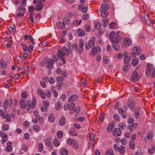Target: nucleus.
Returning <instances> with one entry per match:
<instances>
[{"label":"nucleus","instance_id":"obj_17","mask_svg":"<svg viewBox=\"0 0 155 155\" xmlns=\"http://www.w3.org/2000/svg\"><path fill=\"white\" fill-rule=\"evenodd\" d=\"M119 34L117 33L115 35V37H114V39H113V41H110L112 42L113 44L116 43H118L120 39V38L119 36Z\"/></svg>","mask_w":155,"mask_h":155},{"label":"nucleus","instance_id":"obj_37","mask_svg":"<svg viewBox=\"0 0 155 155\" xmlns=\"http://www.w3.org/2000/svg\"><path fill=\"white\" fill-rule=\"evenodd\" d=\"M61 153L62 155H68V152L66 149L64 148L61 150Z\"/></svg>","mask_w":155,"mask_h":155},{"label":"nucleus","instance_id":"obj_26","mask_svg":"<svg viewBox=\"0 0 155 155\" xmlns=\"http://www.w3.org/2000/svg\"><path fill=\"white\" fill-rule=\"evenodd\" d=\"M51 137L46 139L45 141V145L49 147L51 144Z\"/></svg>","mask_w":155,"mask_h":155},{"label":"nucleus","instance_id":"obj_50","mask_svg":"<svg viewBox=\"0 0 155 155\" xmlns=\"http://www.w3.org/2000/svg\"><path fill=\"white\" fill-rule=\"evenodd\" d=\"M108 21L109 20L108 19L104 20L102 22L103 26L104 27H106L108 23Z\"/></svg>","mask_w":155,"mask_h":155},{"label":"nucleus","instance_id":"obj_45","mask_svg":"<svg viewBox=\"0 0 155 155\" xmlns=\"http://www.w3.org/2000/svg\"><path fill=\"white\" fill-rule=\"evenodd\" d=\"M55 107V109L57 110H60L61 108V103L58 102L56 104Z\"/></svg>","mask_w":155,"mask_h":155},{"label":"nucleus","instance_id":"obj_32","mask_svg":"<svg viewBox=\"0 0 155 155\" xmlns=\"http://www.w3.org/2000/svg\"><path fill=\"white\" fill-rule=\"evenodd\" d=\"M130 147L132 149H134L135 148L134 142L133 140H130L129 143Z\"/></svg>","mask_w":155,"mask_h":155},{"label":"nucleus","instance_id":"obj_57","mask_svg":"<svg viewBox=\"0 0 155 155\" xmlns=\"http://www.w3.org/2000/svg\"><path fill=\"white\" fill-rule=\"evenodd\" d=\"M0 136L2 138L3 137L8 136V135L6 134L4 132H2L1 131L0 132Z\"/></svg>","mask_w":155,"mask_h":155},{"label":"nucleus","instance_id":"obj_38","mask_svg":"<svg viewBox=\"0 0 155 155\" xmlns=\"http://www.w3.org/2000/svg\"><path fill=\"white\" fill-rule=\"evenodd\" d=\"M114 125L113 124H109L107 127V131L108 132H110L112 129L114 127Z\"/></svg>","mask_w":155,"mask_h":155},{"label":"nucleus","instance_id":"obj_2","mask_svg":"<svg viewBox=\"0 0 155 155\" xmlns=\"http://www.w3.org/2000/svg\"><path fill=\"white\" fill-rule=\"evenodd\" d=\"M33 100L32 103L31 100L27 101V109L28 110H29L31 108L34 109L36 105V101L34 99Z\"/></svg>","mask_w":155,"mask_h":155},{"label":"nucleus","instance_id":"obj_25","mask_svg":"<svg viewBox=\"0 0 155 155\" xmlns=\"http://www.w3.org/2000/svg\"><path fill=\"white\" fill-rule=\"evenodd\" d=\"M128 106L130 110H132L135 106V103L132 101H129L128 102Z\"/></svg>","mask_w":155,"mask_h":155},{"label":"nucleus","instance_id":"obj_1","mask_svg":"<svg viewBox=\"0 0 155 155\" xmlns=\"http://www.w3.org/2000/svg\"><path fill=\"white\" fill-rule=\"evenodd\" d=\"M58 52L57 53V55L58 57L61 56H68L69 53L68 49L65 47H64L61 50L58 49Z\"/></svg>","mask_w":155,"mask_h":155},{"label":"nucleus","instance_id":"obj_41","mask_svg":"<svg viewBox=\"0 0 155 155\" xmlns=\"http://www.w3.org/2000/svg\"><path fill=\"white\" fill-rule=\"evenodd\" d=\"M115 34V33L114 31H112L110 33L109 35V37L110 38V41H112H112H113V39H114V38L115 37H114Z\"/></svg>","mask_w":155,"mask_h":155},{"label":"nucleus","instance_id":"obj_22","mask_svg":"<svg viewBox=\"0 0 155 155\" xmlns=\"http://www.w3.org/2000/svg\"><path fill=\"white\" fill-rule=\"evenodd\" d=\"M57 26L61 29H64L65 28V25L61 21H58L56 23Z\"/></svg>","mask_w":155,"mask_h":155},{"label":"nucleus","instance_id":"obj_48","mask_svg":"<svg viewBox=\"0 0 155 155\" xmlns=\"http://www.w3.org/2000/svg\"><path fill=\"white\" fill-rule=\"evenodd\" d=\"M20 104L21 107V108L23 109H25L26 106V105L25 104L24 101L22 100L21 99L20 102Z\"/></svg>","mask_w":155,"mask_h":155},{"label":"nucleus","instance_id":"obj_31","mask_svg":"<svg viewBox=\"0 0 155 155\" xmlns=\"http://www.w3.org/2000/svg\"><path fill=\"white\" fill-rule=\"evenodd\" d=\"M139 60L138 58H135V59H133L132 61V65L134 66L136 65L139 63Z\"/></svg>","mask_w":155,"mask_h":155},{"label":"nucleus","instance_id":"obj_23","mask_svg":"<svg viewBox=\"0 0 155 155\" xmlns=\"http://www.w3.org/2000/svg\"><path fill=\"white\" fill-rule=\"evenodd\" d=\"M144 19L147 25L148 26H150L151 25V22L149 18V15H144Z\"/></svg>","mask_w":155,"mask_h":155},{"label":"nucleus","instance_id":"obj_34","mask_svg":"<svg viewBox=\"0 0 155 155\" xmlns=\"http://www.w3.org/2000/svg\"><path fill=\"white\" fill-rule=\"evenodd\" d=\"M101 26V24L100 22H98L94 25L95 28L97 30L100 29Z\"/></svg>","mask_w":155,"mask_h":155},{"label":"nucleus","instance_id":"obj_61","mask_svg":"<svg viewBox=\"0 0 155 155\" xmlns=\"http://www.w3.org/2000/svg\"><path fill=\"white\" fill-rule=\"evenodd\" d=\"M115 24L116 23L114 22L113 21L111 22L109 25L110 28L112 29H114L115 28Z\"/></svg>","mask_w":155,"mask_h":155},{"label":"nucleus","instance_id":"obj_46","mask_svg":"<svg viewBox=\"0 0 155 155\" xmlns=\"http://www.w3.org/2000/svg\"><path fill=\"white\" fill-rule=\"evenodd\" d=\"M0 64H1V67L3 69H5L6 68L7 66V63L4 61H2V63H1Z\"/></svg>","mask_w":155,"mask_h":155},{"label":"nucleus","instance_id":"obj_58","mask_svg":"<svg viewBox=\"0 0 155 155\" xmlns=\"http://www.w3.org/2000/svg\"><path fill=\"white\" fill-rule=\"evenodd\" d=\"M94 143H93V142H90L89 145L88 149H92L94 147Z\"/></svg>","mask_w":155,"mask_h":155},{"label":"nucleus","instance_id":"obj_33","mask_svg":"<svg viewBox=\"0 0 155 155\" xmlns=\"http://www.w3.org/2000/svg\"><path fill=\"white\" fill-rule=\"evenodd\" d=\"M130 65L128 64H125L123 67V70L124 71H127L130 68Z\"/></svg>","mask_w":155,"mask_h":155},{"label":"nucleus","instance_id":"obj_6","mask_svg":"<svg viewBox=\"0 0 155 155\" xmlns=\"http://www.w3.org/2000/svg\"><path fill=\"white\" fill-rule=\"evenodd\" d=\"M153 67L151 64H148L145 70V74L147 76H150V72L153 69Z\"/></svg>","mask_w":155,"mask_h":155},{"label":"nucleus","instance_id":"obj_7","mask_svg":"<svg viewBox=\"0 0 155 155\" xmlns=\"http://www.w3.org/2000/svg\"><path fill=\"white\" fill-rule=\"evenodd\" d=\"M85 47L86 49L88 50L89 48L94 45L95 44V41L93 40H90L88 43V45H87V43L86 42L85 43Z\"/></svg>","mask_w":155,"mask_h":155},{"label":"nucleus","instance_id":"obj_4","mask_svg":"<svg viewBox=\"0 0 155 155\" xmlns=\"http://www.w3.org/2000/svg\"><path fill=\"white\" fill-rule=\"evenodd\" d=\"M101 49L99 46H94L93 47L91 53V56H94L98 52L100 51Z\"/></svg>","mask_w":155,"mask_h":155},{"label":"nucleus","instance_id":"obj_12","mask_svg":"<svg viewBox=\"0 0 155 155\" xmlns=\"http://www.w3.org/2000/svg\"><path fill=\"white\" fill-rule=\"evenodd\" d=\"M53 63V62L51 59H50L46 61V64L48 70H51L53 68L52 66Z\"/></svg>","mask_w":155,"mask_h":155},{"label":"nucleus","instance_id":"obj_20","mask_svg":"<svg viewBox=\"0 0 155 155\" xmlns=\"http://www.w3.org/2000/svg\"><path fill=\"white\" fill-rule=\"evenodd\" d=\"M69 135L72 136H76L78 135V133L74 131V128H72L69 131Z\"/></svg>","mask_w":155,"mask_h":155},{"label":"nucleus","instance_id":"obj_18","mask_svg":"<svg viewBox=\"0 0 155 155\" xmlns=\"http://www.w3.org/2000/svg\"><path fill=\"white\" fill-rule=\"evenodd\" d=\"M2 117L4 119H6V121L8 123H9L11 121V115L9 114H2Z\"/></svg>","mask_w":155,"mask_h":155},{"label":"nucleus","instance_id":"obj_56","mask_svg":"<svg viewBox=\"0 0 155 155\" xmlns=\"http://www.w3.org/2000/svg\"><path fill=\"white\" fill-rule=\"evenodd\" d=\"M33 46L32 45H30L28 48H27V50L28 52L29 53H31L33 50Z\"/></svg>","mask_w":155,"mask_h":155},{"label":"nucleus","instance_id":"obj_59","mask_svg":"<svg viewBox=\"0 0 155 155\" xmlns=\"http://www.w3.org/2000/svg\"><path fill=\"white\" fill-rule=\"evenodd\" d=\"M9 128V126L8 124H4L2 127V129L4 130H7Z\"/></svg>","mask_w":155,"mask_h":155},{"label":"nucleus","instance_id":"obj_40","mask_svg":"<svg viewBox=\"0 0 155 155\" xmlns=\"http://www.w3.org/2000/svg\"><path fill=\"white\" fill-rule=\"evenodd\" d=\"M126 127V125L124 123H121L119 125V127L122 130H124Z\"/></svg>","mask_w":155,"mask_h":155},{"label":"nucleus","instance_id":"obj_36","mask_svg":"<svg viewBox=\"0 0 155 155\" xmlns=\"http://www.w3.org/2000/svg\"><path fill=\"white\" fill-rule=\"evenodd\" d=\"M72 147L74 148L77 149L79 147V145L77 141L74 140L73 144L72 145Z\"/></svg>","mask_w":155,"mask_h":155},{"label":"nucleus","instance_id":"obj_49","mask_svg":"<svg viewBox=\"0 0 155 155\" xmlns=\"http://www.w3.org/2000/svg\"><path fill=\"white\" fill-rule=\"evenodd\" d=\"M74 140H73L72 139L70 138H68L67 140V143L68 145H72L74 142Z\"/></svg>","mask_w":155,"mask_h":155},{"label":"nucleus","instance_id":"obj_27","mask_svg":"<svg viewBox=\"0 0 155 155\" xmlns=\"http://www.w3.org/2000/svg\"><path fill=\"white\" fill-rule=\"evenodd\" d=\"M138 124L137 123H134L132 124L129 125V130H132L134 128H135L138 126Z\"/></svg>","mask_w":155,"mask_h":155},{"label":"nucleus","instance_id":"obj_39","mask_svg":"<svg viewBox=\"0 0 155 155\" xmlns=\"http://www.w3.org/2000/svg\"><path fill=\"white\" fill-rule=\"evenodd\" d=\"M89 137L90 140L93 142L94 140V134L92 133H90L89 134Z\"/></svg>","mask_w":155,"mask_h":155},{"label":"nucleus","instance_id":"obj_28","mask_svg":"<svg viewBox=\"0 0 155 155\" xmlns=\"http://www.w3.org/2000/svg\"><path fill=\"white\" fill-rule=\"evenodd\" d=\"M105 155H114L113 150L111 149L107 150L105 152Z\"/></svg>","mask_w":155,"mask_h":155},{"label":"nucleus","instance_id":"obj_52","mask_svg":"<svg viewBox=\"0 0 155 155\" xmlns=\"http://www.w3.org/2000/svg\"><path fill=\"white\" fill-rule=\"evenodd\" d=\"M18 10L19 12L23 11V12H25L26 9L25 8L22 7V6L20 5L18 8Z\"/></svg>","mask_w":155,"mask_h":155},{"label":"nucleus","instance_id":"obj_24","mask_svg":"<svg viewBox=\"0 0 155 155\" xmlns=\"http://www.w3.org/2000/svg\"><path fill=\"white\" fill-rule=\"evenodd\" d=\"M77 33L78 35L80 37L84 36L85 34V32L83 30L81 29H79L77 30Z\"/></svg>","mask_w":155,"mask_h":155},{"label":"nucleus","instance_id":"obj_55","mask_svg":"<svg viewBox=\"0 0 155 155\" xmlns=\"http://www.w3.org/2000/svg\"><path fill=\"white\" fill-rule=\"evenodd\" d=\"M104 113H103L101 114L99 117V120L100 121H103L104 120Z\"/></svg>","mask_w":155,"mask_h":155},{"label":"nucleus","instance_id":"obj_3","mask_svg":"<svg viewBox=\"0 0 155 155\" xmlns=\"http://www.w3.org/2000/svg\"><path fill=\"white\" fill-rule=\"evenodd\" d=\"M124 108L125 111L122 108L120 107L118 109V111L119 113L121 114L123 118H125L127 117V115L126 112V111H127V107L126 106H125L124 107Z\"/></svg>","mask_w":155,"mask_h":155},{"label":"nucleus","instance_id":"obj_21","mask_svg":"<svg viewBox=\"0 0 155 155\" xmlns=\"http://www.w3.org/2000/svg\"><path fill=\"white\" fill-rule=\"evenodd\" d=\"M66 118L64 116H62L61 117L59 121L60 125L61 126H64L66 122Z\"/></svg>","mask_w":155,"mask_h":155},{"label":"nucleus","instance_id":"obj_62","mask_svg":"<svg viewBox=\"0 0 155 155\" xmlns=\"http://www.w3.org/2000/svg\"><path fill=\"white\" fill-rule=\"evenodd\" d=\"M85 31L87 32H89L91 29V27L88 25H86L85 26Z\"/></svg>","mask_w":155,"mask_h":155},{"label":"nucleus","instance_id":"obj_30","mask_svg":"<svg viewBox=\"0 0 155 155\" xmlns=\"http://www.w3.org/2000/svg\"><path fill=\"white\" fill-rule=\"evenodd\" d=\"M118 151L122 155L124 154L126 152L125 150L122 146H121L120 147V149L118 150Z\"/></svg>","mask_w":155,"mask_h":155},{"label":"nucleus","instance_id":"obj_54","mask_svg":"<svg viewBox=\"0 0 155 155\" xmlns=\"http://www.w3.org/2000/svg\"><path fill=\"white\" fill-rule=\"evenodd\" d=\"M150 76L152 78L155 77V68L152 69L150 72Z\"/></svg>","mask_w":155,"mask_h":155},{"label":"nucleus","instance_id":"obj_44","mask_svg":"<svg viewBox=\"0 0 155 155\" xmlns=\"http://www.w3.org/2000/svg\"><path fill=\"white\" fill-rule=\"evenodd\" d=\"M101 15L102 17L106 18L107 17L108 15V13L106 11H101Z\"/></svg>","mask_w":155,"mask_h":155},{"label":"nucleus","instance_id":"obj_42","mask_svg":"<svg viewBox=\"0 0 155 155\" xmlns=\"http://www.w3.org/2000/svg\"><path fill=\"white\" fill-rule=\"evenodd\" d=\"M33 129L35 132H38L40 130V127L37 125H35L33 126Z\"/></svg>","mask_w":155,"mask_h":155},{"label":"nucleus","instance_id":"obj_29","mask_svg":"<svg viewBox=\"0 0 155 155\" xmlns=\"http://www.w3.org/2000/svg\"><path fill=\"white\" fill-rule=\"evenodd\" d=\"M67 106L68 107V109L71 111L74 108L75 106V104L74 103H70L69 104H67Z\"/></svg>","mask_w":155,"mask_h":155},{"label":"nucleus","instance_id":"obj_13","mask_svg":"<svg viewBox=\"0 0 155 155\" xmlns=\"http://www.w3.org/2000/svg\"><path fill=\"white\" fill-rule=\"evenodd\" d=\"M133 50L137 55L140 54L142 52L141 48L138 46H135L133 48Z\"/></svg>","mask_w":155,"mask_h":155},{"label":"nucleus","instance_id":"obj_14","mask_svg":"<svg viewBox=\"0 0 155 155\" xmlns=\"http://www.w3.org/2000/svg\"><path fill=\"white\" fill-rule=\"evenodd\" d=\"M78 98V96L76 94L71 95L68 98V101L72 102L76 101Z\"/></svg>","mask_w":155,"mask_h":155},{"label":"nucleus","instance_id":"obj_60","mask_svg":"<svg viewBox=\"0 0 155 155\" xmlns=\"http://www.w3.org/2000/svg\"><path fill=\"white\" fill-rule=\"evenodd\" d=\"M39 150V151L41 152L43 150V145L41 143H40L38 144Z\"/></svg>","mask_w":155,"mask_h":155},{"label":"nucleus","instance_id":"obj_47","mask_svg":"<svg viewBox=\"0 0 155 155\" xmlns=\"http://www.w3.org/2000/svg\"><path fill=\"white\" fill-rule=\"evenodd\" d=\"M53 143L55 147H58L59 145V142L56 138H55L53 140Z\"/></svg>","mask_w":155,"mask_h":155},{"label":"nucleus","instance_id":"obj_35","mask_svg":"<svg viewBox=\"0 0 155 155\" xmlns=\"http://www.w3.org/2000/svg\"><path fill=\"white\" fill-rule=\"evenodd\" d=\"M70 20L69 18L68 17H65V18L63 19V23L66 25V24H68L69 22V21Z\"/></svg>","mask_w":155,"mask_h":155},{"label":"nucleus","instance_id":"obj_51","mask_svg":"<svg viewBox=\"0 0 155 155\" xmlns=\"http://www.w3.org/2000/svg\"><path fill=\"white\" fill-rule=\"evenodd\" d=\"M57 136L58 138H61L63 136V133L61 130L58 131L57 133Z\"/></svg>","mask_w":155,"mask_h":155},{"label":"nucleus","instance_id":"obj_11","mask_svg":"<svg viewBox=\"0 0 155 155\" xmlns=\"http://www.w3.org/2000/svg\"><path fill=\"white\" fill-rule=\"evenodd\" d=\"M113 135L115 137L120 136L122 134V131L119 128H115L112 132Z\"/></svg>","mask_w":155,"mask_h":155},{"label":"nucleus","instance_id":"obj_9","mask_svg":"<svg viewBox=\"0 0 155 155\" xmlns=\"http://www.w3.org/2000/svg\"><path fill=\"white\" fill-rule=\"evenodd\" d=\"M128 54L127 52H124V64H130L129 62L131 60V58L130 56H127Z\"/></svg>","mask_w":155,"mask_h":155},{"label":"nucleus","instance_id":"obj_15","mask_svg":"<svg viewBox=\"0 0 155 155\" xmlns=\"http://www.w3.org/2000/svg\"><path fill=\"white\" fill-rule=\"evenodd\" d=\"M38 94L40 95L41 97L43 99H45L46 97V95L45 93L42 90L39 89L38 90Z\"/></svg>","mask_w":155,"mask_h":155},{"label":"nucleus","instance_id":"obj_19","mask_svg":"<svg viewBox=\"0 0 155 155\" xmlns=\"http://www.w3.org/2000/svg\"><path fill=\"white\" fill-rule=\"evenodd\" d=\"M110 8V6L104 3L102 5V8L101 9V11H106Z\"/></svg>","mask_w":155,"mask_h":155},{"label":"nucleus","instance_id":"obj_5","mask_svg":"<svg viewBox=\"0 0 155 155\" xmlns=\"http://www.w3.org/2000/svg\"><path fill=\"white\" fill-rule=\"evenodd\" d=\"M138 75V74L137 72L136 71H134L131 78H130V80L133 82L137 81L139 79Z\"/></svg>","mask_w":155,"mask_h":155},{"label":"nucleus","instance_id":"obj_10","mask_svg":"<svg viewBox=\"0 0 155 155\" xmlns=\"http://www.w3.org/2000/svg\"><path fill=\"white\" fill-rule=\"evenodd\" d=\"M35 4H36V5L35 6V9L36 11L41 10L44 6V4L40 2L39 1H37Z\"/></svg>","mask_w":155,"mask_h":155},{"label":"nucleus","instance_id":"obj_8","mask_svg":"<svg viewBox=\"0 0 155 155\" xmlns=\"http://www.w3.org/2000/svg\"><path fill=\"white\" fill-rule=\"evenodd\" d=\"M72 48L76 51H77L78 53L82 54L83 52V48L79 47L76 44L72 45Z\"/></svg>","mask_w":155,"mask_h":155},{"label":"nucleus","instance_id":"obj_53","mask_svg":"<svg viewBox=\"0 0 155 155\" xmlns=\"http://www.w3.org/2000/svg\"><path fill=\"white\" fill-rule=\"evenodd\" d=\"M140 114V112L138 111H136L134 113V116L137 119L139 117Z\"/></svg>","mask_w":155,"mask_h":155},{"label":"nucleus","instance_id":"obj_43","mask_svg":"<svg viewBox=\"0 0 155 155\" xmlns=\"http://www.w3.org/2000/svg\"><path fill=\"white\" fill-rule=\"evenodd\" d=\"M113 48L116 50L118 51L120 49V47L118 45V43L113 44Z\"/></svg>","mask_w":155,"mask_h":155},{"label":"nucleus","instance_id":"obj_16","mask_svg":"<svg viewBox=\"0 0 155 155\" xmlns=\"http://www.w3.org/2000/svg\"><path fill=\"white\" fill-rule=\"evenodd\" d=\"M124 45L129 46L132 45V42L131 39L129 38H126L124 40Z\"/></svg>","mask_w":155,"mask_h":155},{"label":"nucleus","instance_id":"obj_64","mask_svg":"<svg viewBox=\"0 0 155 155\" xmlns=\"http://www.w3.org/2000/svg\"><path fill=\"white\" fill-rule=\"evenodd\" d=\"M89 18L88 15L87 14H84L82 16V19L84 20H86L88 19Z\"/></svg>","mask_w":155,"mask_h":155},{"label":"nucleus","instance_id":"obj_63","mask_svg":"<svg viewBox=\"0 0 155 155\" xmlns=\"http://www.w3.org/2000/svg\"><path fill=\"white\" fill-rule=\"evenodd\" d=\"M54 119L53 117L51 116H48V119L49 120V121L51 123H53L54 121Z\"/></svg>","mask_w":155,"mask_h":155}]
</instances>
